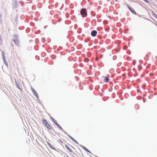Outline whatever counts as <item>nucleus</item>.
<instances>
[{"label": "nucleus", "mask_w": 157, "mask_h": 157, "mask_svg": "<svg viewBox=\"0 0 157 157\" xmlns=\"http://www.w3.org/2000/svg\"><path fill=\"white\" fill-rule=\"evenodd\" d=\"M2 17V15L0 14V19Z\"/></svg>", "instance_id": "nucleus-30"}, {"label": "nucleus", "mask_w": 157, "mask_h": 157, "mask_svg": "<svg viewBox=\"0 0 157 157\" xmlns=\"http://www.w3.org/2000/svg\"><path fill=\"white\" fill-rule=\"evenodd\" d=\"M55 124L57 126L59 129L61 130L64 132V131H65L62 128V127L57 123Z\"/></svg>", "instance_id": "nucleus-12"}, {"label": "nucleus", "mask_w": 157, "mask_h": 157, "mask_svg": "<svg viewBox=\"0 0 157 157\" xmlns=\"http://www.w3.org/2000/svg\"><path fill=\"white\" fill-rule=\"evenodd\" d=\"M18 35L17 34H15L13 36V37L15 38L14 39H18Z\"/></svg>", "instance_id": "nucleus-16"}, {"label": "nucleus", "mask_w": 157, "mask_h": 157, "mask_svg": "<svg viewBox=\"0 0 157 157\" xmlns=\"http://www.w3.org/2000/svg\"><path fill=\"white\" fill-rule=\"evenodd\" d=\"M116 56H113V59L114 60L116 58Z\"/></svg>", "instance_id": "nucleus-25"}, {"label": "nucleus", "mask_w": 157, "mask_h": 157, "mask_svg": "<svg viewBox=\"0 0 157 157\" xmlns=\"http://www.w3.org/2000/svg\"><path fill=\"white\" fill-rule=\"evenodd\" d=\"M66 156L67 157H69V156L67 155H66Z\"/></svg>", "instance_id": "nucleus-32"}, {"label": "nucleus", "mask_w": 157, "mask_h": 157, "mask_svg": "<svg viewBox=\"0 0 157 157\" xmlns=\"http://www.w3.org/2000/svg\"><path fill=\"white\" fill-rule=\"evenodd\" d=\"M13 6L14 8H17L18 6V4L17 0H14V1L12 3Z\"/></svg>", "instance_id": "nucleus-6"}, {"label": "nucleus", "mask_w": 157, "mask_h": 157, "mask_svg": "<svg viewBox=\"0 0 157 157\" xmlns=\"http://www.w3.org/2000/svg\"><path fill=\"white\" fill-rule=\"evenodd\" d=\"M15 82L16 85L17 87L20 90H22V89L19 86V85H20V86L21 87V85L20 84V82H19V81H17L16 79H15Z\"/></svg>", "instance_id": "nucleus-4"}, {"label": "nucleus", "mask_w": 157, "mask_h": 157, "mask_svg": "<svg viewBox=\"0 0 157 157\" xmlns=\"http://www.w3.org/2000/svg\"><path fill=\"white\" fill-rule=\"evenodd\" d=\"M53 130V131H54L55 132V133H56L58 134V133H57V132H56L55 131V130Z\"/></svg>", "instance_id": "nucleus-29"}, {"label": "nucleus", "mask_w": 157, "mask_h": 157, "mask_svg": "<svg viewBox=\"0 0 157 157\" xmlns=\"http://www.w3.org/2000/svg\"><path fill=\"white\" fill-rule=\"evenodd\" d=\"M72 153H73V154L74 155H76V154H75V153H74V152H72Z\"/></svg>", "instance_id": "nucleus-31"}, {"label": "nucleus", "mask_w": 157, "mask_h": 157, "mask_svg": "<svg viewBox=\"0 0 157 157\" xmlns=\"http://www.w3.org/2000/svg\"><path fill=\"white\" fill-rule=\"evenodd\" d=\"M141 69V68H139V69Z\"/></svg>", "instance_id": "nucleus-37"}, {"label": "nucleus", "mask_w": 157, "mask_h": 157, "mask_svg": "<svg viewBox=\"0 0 157 157\" xmlns=\"http://www.w3.org/2000/svg\"><path fill=\"white\" fill-rule=\"evenodd\" d=\"M47 27V25H45L44 26V29H45Z\"/></svg>", "instance_id": "nucleus-28"}, {"label": "nucleus", "mask_w": 157, "mask_h": 157, "mask_svg": "<svg viewBox=\"0 0 157 157\" xmlns=\"http://www.w3.org/2000/svg\"><path fill=\"white\" fill-rule=\"evenodd\" d=\"M59 140L60 141V142L61 143H63V142L60 140V139H59Z\"/></svg>", "instance_id": "nucleus-27"}, {"label": "nucleus", "mask_w": 157, "mask_h": 157, "mask_svg": "<svg viewBox=\"0 0 157 157\" xmlns=\"http://www.w3.org/2000/svg\"><path fill=\"white\" fill-rule=\"evenodd\" d=\"M14 43L17 46H19V42L18 39H14L13 40Z\"/></svg>", "instance_id": "nucleus-10"}, {"label": "nucleus", "mask_w": 157, "mask_h": 157, "mask_svg": "<svg viewBox=\"0 0 157 157\" xmlns=\"http://www.w3.org/2000/svg\"><path fill=\"white\" fill-rule=\"evenodd\" d=\"M75 141H74L75 143L78 144L79 145V144L78 143V142L76 140H75Z\"/></svg>", "instance_id": "nucleus-23"}, {"label": "nucleus", "mask_w": 157, "mask_h": 157, "mask_svg": "<svg viewBox=\"0 0 157 157\" xmlns=\"http://www.w3.org/2000/svg\"><path fill=\"white\" fill-rule=\"evenodd\" d=\"M67 38H68V36H67Z\"/></svg>", "instance_id": "nucleus-36"}, {"label": "nucleus", "mask_w": 157, "mask_h": 157, "mask_svg": "<svg viewBox=\"0 0 157 157\" xmlns=\"http://www.w3.org/2000/svg\"><path fill=\"white\" fill-rule=\"evenodd\" d=\"M72 156L73 157H75L74 156L72 155Z\"/></svg>", "instance_id": "nucleus-34"}, {"label": "nucleus", "mask_w": 157, "mask_h": 157, "mask_svg": "<svg viewBox=\"0 0 157 157\" xmlns=\"http://www.w3.org/2000/svg\"><path fill=\"white\" fill-rule=\"evenodd\" d=\"M2 59H3V62L6 61V58H2Z\"/></svg>", "instance_id": "nucleus-22"}, {"label": "nucleus", "mask_w": 157, "mask_h": 157, "mask_svg": "<svg viewBox=\"0 0 157 157\" xmlns=\"http://www.w3.org/2000/svg\"><path fill=\"white\" fill-rule=\"evenodd\" d=\"M152 15H153L157 19V15L155 13V12L152 11Z\"/></svg>", "instance_id": "nucleus-14"}, {"label": "nucleus", "mask_w": 157, "mask_h": 157, "mask_svg": "<svg viewBox=\"0 0 157 157\" xmlns=\"http://www.w3.org/2000/svg\"><path fill=\"white\" fill-rule=\"evenodd\" d=\"M31 90L33 92V93L34 95L35 96L36 98L37 99H38L39 98V96L38 94L37 93L36 91L32 87H31Z\"/></svg>", "instance_id": "nucleus-3"}, {"label": "nucleus", "mask_w": 157, "mask_h": 157, "mask_svg": "<svg viewBox=\"0 0 157 157\" xmlns=\"http://www.w3.org/2000/svg\"><path fill=\"white\" fill-rule=\"evenodd\" d=\"M141 69V68H139V69Z\"/></svg>", "instance_id": "nucleus-39"}, {"label": "nucleus", "mask_w": 157, "mask_h": 157, "mask_svg": "<svg viewBox=\"0 0 157 157\" xmlns=\"http://www.w3.org/2000/svg\"><path fill=\"white\" fill-rule=\"evenodd\" d=\"M109 55H110V56H111V54H109Z\"/></svg>", "instance_id": "nucleus-35"}, {"label": "nucleus", "mask_w": 157, "mask_h": 157, "mask_svg": "<svg viewBox=\"0 0 157 157\" xmlns=\"http://www.w3.org/2000/svg\"><path fill=\"white\" fill-rule=\"evenodd\" d=\"M115 1H116L117 2H118V0H114Z\"/></svg>", "instance_id": "nucleus-33"}, {"label": "nucleus", "mask_w": 157, "mask_h": 157, "mask_svg": "<svg viewBox=\"0 0 157 157\" xmlns=\"http://www.w3.org/2000/svg\"><path fill=\"white\" fill-rule=\"evenodd\" d=\"M126 6H127V7L128 9L133 14H134L135 15H137L139 16V17H140V15L137 13L135 11V10L132 8L131 6H130L128 4H126Z\"/></svg>", "instance_id": "nucleus-2"}, {"label": "nucleus", "mask_w": 157, "mask_h": 157, "mask_svg": "<svg viewBox=\"0 0 157 157\" xmlns=\"http://www.w3.org/2000/svg\"><path fill=\"white\" fill-rule=\"evenodd\" d=\"M42 122L43 124L46 126L47 128L50 130L52 129V128L50 124L48 123L46 119H44L42 120Z\"/></svg>", "instance_id": "nucleus-1"}, {"label": "nucleus", "mask_w": 157, "mask_h": 157, "mask_svg": "<svg viewBox=\"0 0 157 157\" xmlns=\"http://www.w3.org/2000/svg\"><path fill=\"white\" fill-rule=\"evenodd\" d=\"M17 16H16V19H15V21H16V23L17 22Z\"/></svg>", "instance_id": "nucleus-24"}, {"label": "nucleus", "mask_w": 157, "mask_h": 157, "mask_svg": "<svg viewBox=\"0 0 157 157\" xmlns=\"http://www.w3.org/2000/svg\"><path fill=\"white\" fill-rule=\"evenodd\" d=\"M97 32L95 30H93L91 32V35L92 36L95 37L96 36Z\"/></svg>", "instance_id": "nucleus-8"}, {"label": "nucleus", "mask_w": 157, "mask_h": 157, "mask_svg": "<svg viewBox=\"0 0 157 157\" xmlns=\"http://www.w3.org/2000/svg\"><path fill=\"white\" fill-rule=\"evenodd\" d=\"M80 13L82 15H83V16H82L83 17L86 16L87 14V12L84 9H81Z\"/></svg>", "instance_id": "nucleus-5"}, {"label": "nucleus", "mask_w": 157, "mask_h": 157, "mask_svg": "<svg viewBox=\"0 0 157 157\" xmlns=\"http://www.w3.org/2000/svg\"><path fill=\"white\" fill-rule=\"evenodd\" d=\"M65 147L69 151L71 152H73L72 150L66 144L65 145Z\"/></svg>", "instance_id": "nucleus-13"}, {"label": "nucleus", "mask_w": 157, "mask_h": 157, "mask_svg": "<svg viewBox=\"0 0 157 157\" xmlns=\"http://www.w3.org/2000/svg\"><path fill=\"white\" fill-rule=\"evenodd\" d=\"M79 146L80 147H82V149H83L85 151H86V152H87L89 153L92 154L91 152H90V151L88 149H87L85 146H84L82 145H81V144H79Z\"/></svg>", "instance_id": "nucleus-7"}, {"label": "nucleus", "mask_w": 157, "mask_h": 157, "mask_svg": "<svg viewBox=\"0 0 157 157\" xmlns=\"http://www.w3.org/2000/svg\"><path fill=\"white\" fill-rule=\"evenodd\" d=\"M55 124H56L57 123L55 120L53 118L51 120Z\"/></svg>", "instance_id": "nucleus-17"}, {"label": "nucleus", "mask_w": 157, "mask_h": 157, "mask_svg": "<svg viewBox=\"0 0 157 157\" xmlns=\"http://www.w3.org/2000/svg\"><path fill=\"white\" fill-rule=\"evenodd\" d=\"M49 141L50 142V140H49L48 139L46 138V142L47 144V145H48V144L50 143Z\"/></svg>", "instance_id": "nucleus-19"}, {"label": "nucleus", "mask_w": 157, "mask_h": 157, "mask_svg": "<svg viewBox=\"0 0 157 157\" xmlns=\"http://www.w3.org/2000/svg\"><path fill=\"white\" fill-rule=\"evenodd\" d=\"M64 133L66 134L68 137L70 138L71 140H72L73 141H75V140L73 138L72 136H71L69 134H68L66 131H64Z\"/></svg>", "instance_id": "nucleus-9"}, {"label": "nucleus", "mask_w": 157, "mask_h": 157, "mask_svg": "<svg viewBox=\"0 0 157 157\" xmlns=\"http://www.w3.org/2000/svg\"><path fill=\"white\" fill-rule=\"evenodd\" d=\"M141 69V68H139V69Z\"/></svg>", "instance_id": "nucleus-38"}, {"label": "nucleus", "mask_w": 157, "mask_h": 157, "mask_svg": "<svg viewBox=\"0 0 157 157\" xmlns=\"http://www.w3.org/2000/svg\"><path fill=\"white\" fill-rule=\"evenodd\" d=\"M2 58H6L5 57V54H4V52L3 51L2 52Z\"/></svg>", "instance_id": "nucleus-18"}, {"label": "nucleus", "mask_w": 157, "mask_h": 157, "mask_svg": "<svg viewBox=\"0 0 157 157\" xmlns=\"http://www.w3.org/2000/svg\"><path fill=\"white\" fill-rule=\"evenodd\" d=\"M104 78H105V82H109V78L106 77V76H105L104 77Z\"/></svg>", "instance_id": "nucleus-15"}, {"label": "nucleus", "mask_w": 157, "mask_h": 157, "mask_svg": "<svg viewBox=\"0 0 157 157\" xmlns=\"http://www.w3.org/2000/svg\"><path fill=\"white\" fill-rule=\"evenodd\" d=\"M49 117H50V118L51 119V120H52V119L53 118L52 116H50Z\"/></svg>", "instance_id": "nucleus-26"}, {"label": "nucleus", "mask_w": 157, "mask_h": 157, "mask_svg": "<svg viewBox=\"0 0 157 157\" xmlns=\"http://www.w3.org/2000/svg\"><path fill=\"white\" fill-rule=\"evenodd\" d=\"M49 132L50 133V134H52V135H53L54 136H55V135H54L53 133H52V132H50V131H49Z\"/></svg>", "instance_id": "nucleus-21"}, {"label": "nucleus", "mask_w": 157, "mask_h": 157, "mask_svg": "<svg viewBox=\"0 0 157 157\" xmlns=\"http://www.w3.org/2000/svg\"><path fill=\"white\" fill-rule=\"evenodd\" d=\"M48 145L49 147L50 148H51L52 149L56 151H58L56 149V148L53 146H52L51 143L48 144Z\"/></svg>", "instance_id": "nucleus-11"}, {"label": "nucleus", "mask_w": 157, "mask_h": 157, "mask_svg": "<svg viewBox=\"0 0 157 157\" xmlns=\"http://www.w3.org/2000/svg\"><path fill=\"white\" fill-rule=\"evenodd\" d=\"M4 62V64L7 66H8V63H7L6 61H4L3 62Z\"/></svg>", "instance_id": "nucleus-20"}]
</instances>
